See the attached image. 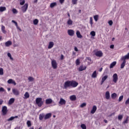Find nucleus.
I'll list each match as a JSON object with an SVG mask.
<instances>
[{
  "label": "nucleus",
  "instance_id": "39448f33",
  "mask_svg": "<svg viewBox=\"0 0 129 129\" xmlns=\"http://www.w3.org/2000/svg\"><path fill=\"white\" fill-rule=\"evenodd\" d=\"M112 81L114 83H116L117 82V80H118V76H117V74H114L112 76Z\"/></svg>",
  "mask_w": 129,
  "mask_h": 129
},
{
  "label": "nucleus",
  "instance_id": "72a5a7b5",
  "mask_svg": "<svg viewBox=\"0 0 129 129\" xmlns=\"http://www.w3.org/2000/svg\"><path fill=\"white\" fill-rule=\"evenodd\" d=\"M44 116H45L44 114H40L39 115V119H40V120H42L43 118H44Z\"/></svg>",
  "mask_w": 129,
  "mask_h": 129
},
{
  "label": "nucleus",
  "instance_id": "a878e982",
  "mask_svg": "<svg viewBox=\"0 0 129 129\" xmlns=\"http://www.w3.org/2000/svg\"><path fill=\"white\" fill-rule=\"evenodd\" d=\"M5 11H7V8L6 7H0V12L1 13L5 12Z\"/></svg>",
  "mask_w": 129,
  "mask_h": 129
},
{
  "label": "nucleus",
  "instance_id": "20e7f679",
  "mask_svg": "<svg viewBox=\"0 0 129 129\" xmlns=\"http://www.w3.org/2000/svg\"><path fill=\"white\" fill-rule=\"evenodd\" d=\"M51 65L53 69H57L58 67V63H57V61H56L55 60L53 59L51 60Z\"/></svg>",
  "mask_w": 129,
  "mask_h": 129
},
{
  "label": "nucleus",
  "instance_id": "dca6fc26",
  "mask_svg": "<svg viewBox=\"0 0 129 129\" xmlns=\"http://www.w3.org/2000/svg\"><path fill=\"white\" fill-rule=\"evenodd\" d=\"M86 69V66H83V65H81L78 69L79 71L81 72L83 71V70H85Z\"/></svg>",
  "mask_w": 129,
  "mask_h": 129
},
{
  "label": "nucleus",
  "instance_id": "79ce46f5",
  "mask_svg": "<svg viewBox=\"0 0 129 129\" xmlns=\"http://www.w3.org/2000/svg\"><path fill=\"white\" fill-rule=\"evenodd\" d=\"M76 65L78 66L80 64V60L79 59H77L76 60Z\"/></svg>",
  "mask_w": 129,
  "mask_h": 129
},
{
  "label": "nucleus",
  "instance_id": "4d7b16f0",
  "mask_svg": "<svg viewBox=\"0 0 129 129\" xmlns=\"http://www.w3.org/2000/svg\"><path fill=\"white\" fill-rule=\"evenodd\" d=\"M12 23H13L14 24H15V26H18V23L17 22H16L14 20H12Z\"/></svg>",
  "mask_w": 129,
  "mask_h": 129
},
{
  "label": "nucleus",
  "instance_id": "2f4dec72",
  "mask_svg": "<svg viewBox=\"0 0 129 129\" xmlns=\"http://www.w3.org/2000/svg\"><path fill=\"white\" fill-rule=\"evenodd\" d=\"M14 102H15V99L14 98H11L10 99L9 101V104H13V103H14Z\"/></svg>",
  "mask_w": 129,
  "mask_h": 129
},
{
  "label": "nucleus",
  "instance_id": "b1692460",
  "mask_svg": "<svg viewBox=\"0 0 129 129\" xmlns=\"http://www.w3.org/2000/svg\"><path fill=\"white\" fill-rule=\"evenodd\" d=\"M91 77L92 78H96L97 77V73L96 71H95L93 73Z\"/></svg>",
  "mask_w": 129,
  "mask_h": 129
},
{
  "label": "nucleus",
  "instance_id": "9d476101",
  "mask_svg": "<svg viewBox=\"0 0 129 129\" xmlns=\"http://www.w3.org/2000/svg\"><path fill=\"white\" fill-rule=\"evenodd\" d=\"M12 92L14 95L18 96L20 94V91H19V90H18L17 89H13Z\"/></svg>",
  "mask_w": 129,
  "mask_h": 129
},
{
  "label": "nucleus",
  "instance_id": "393cba45",
  "mask_svg": "<svg viewBox=\"0 0 129 129\" xmlns=\"http://www.w3.org/2000/svg\"><path fill=\"white\" fill-rule=\"evenodd\" d=\"M1 30L4 34H7V31H6V27L4 25H2Z\"/></svg>",
  "mask_w": 129,
  "mask_h": 129
},
{
  "label": "nucleus",
  "instance_id": "e433bc0d",
  "mask_svg": "<svg viewBox=\"0 0 129 129\" xmlns=\"http://www.w3.org/2000/svg\"><path fill=\"white\" fill-rule=\"evenodd\" d=\"M25 98H29L30 97V94H29V93L26 92L24 94Z\"/></svg>",
  "mask_w": 129,
  "mask_h": 129
},
{
  "label": "nucleus",
  "instance_id": "4c0bfd02",
  "mask_svg": "<svg viewBox=\"0 0 129 129\" xmlns=\"http://www.w3.org/2000/svg\"><path fill=\"white\" fill-rule=\"evenodd\" d=\"M39 23V20L37 19H35L34 21H33V24L34 25H38V23Z\"/></svg>",
  "mask_w": 129,
  "mask_h": 129
},
{
  "label": "nucleus",
  "instance_id": "0e129e2a",
  "mask_svg": "<svg viewBox=\"0 0 129 129\" xmlns=\"http://www.w3.org/2000/svg\"><path fill=\"white\" fill-rule=\"evenodd\" d=\"M16 27H17V29H18V30H19V31H22V29H21V28H20V27L18 26V24H17V26H16Z\"/></svg>",
  "mask_w": 129,
  "mask_h": 129
},
{
  "label": "nucleus",
  "instance_id": "338daca9",
  "mask_svg": "<svg viewBox=\"0 0 129 129\" xmlns=\"http://www.w3.org/2000/svg\"><path fill=\"white\" fill-rule=\"evenodd\" d=\"M104 83V82L102 80V81H101V83H100L101 85H102V84H103Z\"/></svg>",
  "mask_w": 129,
  "mask_h": 129
},
{
  "label": "nucleus",
  "instance_id": "37998d69",
  "mask_svg": "<svg viewBox=\"0 0 129 129\" xmlns=\"http://www.w3.org/2000/svg\"><path fill=\"white\" fill-rule=\"evenodd\" d=\"M81 127L82 129H86V125H85V124H82L81 125Z\"/></svg>",
  "mask_w": 129,
  "mask_h": 129
},
{
  "label": "nucleus",
  "instance_id": "a211bd4d",
  "mask_svg": "<svg viewBox=\"0 0 129 129\" xmlns=\"http://www.w3.org/2000/svg\"><path fill=\"white\" fill-rule=\"evenodd\" d=\"M54 46V42L52 41H50L49 43L48 49H52Z\"/></svg>",
  "mask_w": 129,
  "mask_h": 129
},
{
  "label": "nucleus",
  "instance_id": "7c9ffc66",
  "mask_svg": "<svg viewBox=\"0 0 129 129\" xmlns=\"http://www.w3.org/2000/svg\"><path fill=\"white\" fill-rule=\"evenodd\" d=\"M28 80L30 82H32L33 81H35V78H33V77H29L28 78Z\"/></svg>",
  "mask_w": 129,
  "mask_h": 129
},
{
  "label": "nucleus",
  "instance_id": "cd10ccee",
  "mask_svg": "<svg viewBox=\"0 0 129 129\" xmlns=\"http://www.w3.org/2000/svg\"><path fill=\"white\" fill-rule=\"evenodd\" d=\"M128 116H126V118H125V120L122 122L123 124H125V123H128Z\"/></svg>",
  "mask_w": 129,
  "mask_h": 129
},
{
  "label": "nucleus",
  "instance_id": "aec40b11",
  "mask_svg": "<svg viewBox=\"0 0 129 129\" xmlns=\"http://www.w3.org/2000/svg\"><path fill=\"white\" fill-rule=\"evenodd\" d=\"M70 100L72 101H75L76 100V96L75 95H72L70 97Z\"/></svg>",
  "mask_w": 129,
  "mask_h": 129
},
{
  "label": "nucleus",
  "instance_id": "412c9836",
  "mask_svg": "<svg viewBox=\"0 0 129 129\" xmlns=\"http://www.w3.org/2000/svg\"><path fill=\"white\" fill-rule=\"evenodd\" d=\"M55 7H57V3L53 2L50 4V8H51V9H53V8H55Z\"/></svg>",
  "mask_w": 129,
  "mask_h": 129
},
{
  "label": "nucleus",
  "instance_id": "603ef678",
  "mask_svg": "<svg viewBox=\"0 0 129 129\" xmlns=\"http://www.w3.org/2000/svg\"><path fill=\"white\" fill-rule=\"evenodd\" d=\"M86 60H88L89 61H90V62H89V63H90V64H91L92 60H91V58L90 57H86Z\"/></svg>",
  "mask_w": 129,
  "mask_h": 129
},
{
  "label": "nucleus",
  "instance_id": "c756f323",
  "mask_svg": "<svg viewBox=\"0 0 129 129\" xmlns=\"http://www.w3.org/2000/svg\"><path fill=\"white\" fill-rule=\"evenodd\" d=\"M68 25H69V26H71L73 24V21L71 19H69L67 22Z\"/></svg>",
  "mask_w": 129,
  "mask_h": 129
},
{
  "label": "nucleus",
  "instance_id": "680f3d73",
  "mask_svg": "<svg viewBox=\"0 0 129 129\" xmlns=\"http://www.w3.org/2000/svg\"><path fill=\"white\" fill-rule=\"evenodd\" d=\"M115 113H112L111 114L108 115L109 117H110L111 116H112V115H114Z\"/></svg>",
  "mask_w": 129,
  "mask_h": 129
},
{
  "label": "nucleus",
  "instance_id": "0eeeda50",
  "mask_svg": "<svg viewBox=\"0 0 129 129\" xmlns=\"http://www.w3.org/2000/svg\"><path fill=\"white\" fill-rule=\"evenodd\" d=\"M68 34L69 36H71V37H73L74 34H75V32L72 29H69L68 30Z\"/></svg>",
  "mask_w": 129,
  "mask_h": 129
},
{
  "label": "nucleus",
  "instance_id": "ddd939ff",
  "mask_svg": "<svg viewBox=\"0 0 129 129\" xmlns=\"http://www.w3.org/2000/svg\"><path fill=\"white\" fill-rule=\"evenodd\" d=\"M96 109H97V107H96V106L95 105L93 106L92 109L91 111V113H92V114H94V113H95V111H96Z\"/></svg>",
  "mask_w": 129,
  "mask_h": 129
},
{
  "label": "nucleus",
  "instance_id": "49530a36",
  "mask_svg": "<svg viewBox=\"0 0 129 129\" xmlns=\"http://www.w3.org/2000/svg\"><path fill=\"white\" fill-rule=\"evenodd\" d=\"M85 106H86V103H83L80 105V107H81V108L85 107Z\"/></svg>",
  "mask_w": 129,
  "mask_h": 129
},
{
  "label": "nucleus",
  "instance_id": "9b49d317",
  "mask_svg": "<svg viewBox=\"0 0 129 129\" xmlns=\"http://www.w3.org/2000/svg\"><path fill=\"white\" fill-rule=\"evenodd\" d=\"M7 82L9 84H14V85H17V83H16V82L14 81V80L11 79H9Z\"/></svg>",
  "mask_w": 129,
  "mask_h": 129
},
{
  "label": "nucleus",
  "instance_id": "6e6552de",
  "mask_svg": "<svg viewBox=\"0 0 129 129\" xmlns=\"http://www.w3.org/2000/svg\"><path fill=\"white\" fill-rule=\"evenodd\" d=\"M2 112L3 115H6V114H7V113L8 112V108L7 106H4L2 107Z\"/></svg>",
  "mask_w": 129,
  "mask_h": 129
},
{
  "label": "nucleus",
  "instance_id": "8fccbe9b",
  "mask_svg": "<svg viewBox=\"0 0 129 129\" xmlns=\"http://www.w3.org/2000/svg\"><path fill=\"white\" fill-rule=\"evenodd\" d=\"M73 5H77V0H72Z\"/></svg>",
  "mask_w": 129,
  "mask_h": 129
},
{
  "label": "nucleus",
  "instance_id": "4468645a",
  "mask_svg": "<svg viewBox=\"0 0 129 129\" xmlns=\"http://www.w3.org/2000/svg\"><path fill=\"white\" fill-rule=\"evenodd\" d=\"M52 102H53V100H52V99H51V98L47 99L45 100L46 104H51V103H52Z\"/></svg>",
  "mask_w": 129,
  "mask_h": 129
},
{
  "label": "nucleus",
  "instance_id": "c03bdc74",
  "mask_svg": "<svg viewBox=\"0 0 129 129\" xmlns=\"http://www.w3.org/2000/svg\"><path fill=\"white\" fill-rule=\"evenodd\" d=\"M0 75H4V69L0 68Z\"/></svg>",
  "mask_w": 129,
  "mask_h": 129
},
{
  "label": "nucleus",
  "instance_id": "473e14b6",
  "mask_svg": "<svg viewBox=\"0 0 129 129\" xmlns=\"http://www.w3.org/2000/svg\"><path fill=\"white\" fill-rule=\"evenodd\" d=\"M99 17V16L98 15H96L94 16V19L95 20V22H97V21H98Z\"/></svg>",
  "mask_w": 129,
  "mask_h": 129
},
{
  "label": "nucleus",
  "instance_id": "6e6d98bb",
  "mask_svg": "<svg viewBox=\"0 0 129 129\" xmlns=\"http://www.w3.org/2000/svg\"><path fill=\"white\" fill-rule=\"evenodd\" d=\"M125 104L126 105H127V104H129V98L125 102Z\"/></svg>",
  "mask_w": 129,
  "mask_h": 129
},
{
  "label": "nucleus",
  "instance_id": "de8ad7c7",
  "mask_svg": "<svg viewBox=\"0 0 129 129\" xmlns=\"http://www.w3.org/2000/svg\"><path fill=\"white\" fill-rule=\"evenodd\" d=\"M12 12H13V14H18V11H17V9H13L12 10Z\"/></svg>",
  "mask_w": 129,
  "mask_h": 129
},
{
  "label": "nucleus",
  "instance_id": "f257e3e1",
  "mask_svg": "<svg viewBox=\"0 0 129 129\" xmlns=\"http://www.w3.org/2000/svg\"><path fill=\"white\" fill-rule=\"evenodd\" d=\"M78 86V83L75 81H68L64 82V88L67 89L68 87H77Z\"/></svg>",
  "mask_w": 129,
  "mask_h": 129
},
{
  "label": "nucleus",
  "instance_id": "a18cd8bd",
  "mask_svg": "<svg viewBox=\"0 0 129 129\" xmlns=\"http://www.w3.org/2000/svg\"><path fill=\"white\" fill-rule=\"evenodd\" d=\"M90 35H91L92 37H95V32L94 31H91Z\"/></svg>",
  "mask_w": 129,
  "mask_h": 129
},
{
  "label": "nucleus",
  "instance_id": "c9c22d12",
  "mask_svg": "<svg viewBox=\"0 0 129 129\" xmlns=\"http://www.w3.org/2000/svg\"><path fill=\"white\" fill-rule=\"evenodd\" d=\"M107 78H108V76L107 75H106V76H104L102 78V81H105V80H106V79H107Z\"/></svg>",
  "mask_w": 129,
  "mask_h": 129
},
{
  "label": "nucleus",
  "instance_id": "3c124183",
  "mask_svg": "<svg viewBox=\"0 0 129 129\" xmlns=\"http://www.w3.org/2000/svg\"><path fill=\"white\" fill-rule=\"evenodd\" d=\"M108 23L109 26H111L113 24V22H112V20L109 21Z\"/></svg>",
  "mask_w": 129,
  "mask_h": 129
},
{
  "label": "nucleus",
  "instance_id": "a19ab883",
  "mask_svg": "<svg viewBox=\"0 0 129 129\" xmlns=\"http://www.w3.org/2000/svg\"><path fill=\"white\" fill-rule=\"evenodd\" d=\"M27 124L28 126V127H30L32 125V123H31V121L28 120L27 122Z\"/></svg>",
  "mask_w": 129,
  "mask_h": 129
},
{
  "label": "nucleus",
  "instance_id": "58836bf2",
  "mask_svg": "<svg viewBox=\"0 0 129 129\" xmlns=\"http://www.w3.org/2000/svg\"><path fill=\"white\" fill-rule=\"evenodd\" d=\"M25 0H20V5L21 6H24V5H25Z\"/></svg>",
  "mask_w": 129,
  "mask_h": 129
},
{
  "label": "nucleus",
  "instance_id": "f3484780",
  "mask_svg": "<svg viewBox=\"0 0 129 129\" xmlns=\"http://www.w3.org/2000/svg\"><path fill=\"white\" fill-rule=\"evenodd\" d=\"M51 116H52V113H48L45 115L44 119H48L50 118V117H51Z\"/></svg>",
  "mask_w": 129,
  "mask_h": 129
},
{
  "label": "nucleus",
  "instance_id": "5fc2aeb1",
  "mask_svg": "<svg viewBox=\"0 0 129 129\" xmlns=\"http://www.w3.org/2000/svg\"><path fill=\"white\" fill-rule=\"evenodd\" d=\"M90 24L92 25L93 24V22H92V17L90 18Z\"/></svg>",
  "mask_w": 129,
  "mask_h": 129
},
{
  "label": "nucleus",
  "instance_id": "bb28decb",
  "mask_svg": "<svg viewBox=\"0 0 129 129\" xmlns=\"http://www.w3.org/2000/svg\"><path fill=\"white\" fill-rule=\"evenodd\" d=\"M115 65H116V61H113L110 64V69H111L112 68H113Z\"/></svg>",
  "mask_w": 129,
  "mask_h": 129
},
{
  "label": "nucleus",
  "instance_id": "052dcab7",
  "mask_svg": "<svg viewBox=\"0 0 129 129\" xmlns=\"http://www.w3.org/2000/svg\"><path fill=\"white\" fill-rule=\"evenodd\" d=\"M110 49H113L114 48V45L112 44L110 46Z\"/></svg>",
  "mask_w": 129,
  "mask_h": 129
},
{
  "label": "nucleus",
  "instance_id": "864d4df0",
  "mask_svg": "<svg viewBox=\"0 0 129 129\" xmlns=\"http://www.w3.org/2000/svg\"><path fill=\"white\" fill-rule=\"evenodd\" d=\"M5 91H6V90H5V89H4V88H0V92H5Z\"/></svg>",
  "mask_w": 129,
  "mask_h": 129
},
{
  "label": "nucleus",
  "instance_id": "2eb2a0df",
  "mask_svg": "<svg viewBox=\"0 0 129 129\" xmlns=\"http://www.w3.org/2000/svg\"><path fill=\"white\" fill-rule=\"evenodd\" d=\"M105 98L106 99H109L110 98V94L109 93V91H107L105 93Z\"/></svg>",
  "mask_w": 129,
  "mask_h": 129
},
{
  "label": "nucleus",
  "instance_id": "1a4fd4ad",
  "mask_svg": "<svg viewBox=\"0 0 129 129\" xmlns=\"http://www.w3.org/2000/svg\"><path fill=\"white\" fill-rule=\"evenodd\" d=\"M58 103L60 104V105H65V104H66V100L62 98H61Z\"/></svg>",
  "mask_w": 129,
  "mask_h": 129
},
{
  "label": "nucleus",
  "instance_id": "09e8293b",
  "mask_svg": "<svg viewBox=\"0 0 129 129\" xmlns=\"http://www.w3.org/2000/svg\"><path fill=\"white\" fill-rule=\"evenodd\" d=\"M122 99H123V95H121V96H120L119 97L118 101L119 102H120V101H121Z\"/></svg>",
  "mask_w": 129,
  "mask_h": 129
},
{
  "label": "nucleus",
  "instance_id": "f8f14e48",
  "mask_svg": "<svg viewBox=\"0 0 129 129\" xmlns=\"http://www.w3.org/2000/svg\"><path fill=\"white\" fill-rule=\"evenodd\" d=\"M95 55L97 57H102L103 53L101 51H98L95 53Z\"/></svg>",
  "mask_w": 129,
  "mask_h": 129
},
{
  "label": "nucleus",
  "instance_id": "ea45409f",
  "mask_svg": "<svg viewBox=\"0 0 129 129\" xmlns=\"http://www.w3.org/2000/svg\"><path fill=\"white\" fill-rule=\"evenodd\" d=\"M123 117V115H120V114L118 115V120H121V119H122Z\"/></svg>",
  "mask_w": 129,
  "mask_h": 129
},
{
  "label": "nucleus",
  "instance_id": "423d86ee",
  "mask_svg": "<svg viewBox=\"0 0 129 129\" xmlns=\"http://www.w3.org/2000/svg\"><path fill=\"white\" fill-rule=\"evenodd\" d=\"M28 7H29L28 3H26L24 6L22 7V11L23 13H26V12H27Z\"/></svg>",
  "mask_w": 129,
  "mask_h": 129
},
{
  "label": "nucleus",
  "instance_id": "7ed1b4c3",
  "mask_svg": "<svg viewBox=\"0 0 129 129\" xmlns=\"http://www.w3.org/2000/svg\"><path fill=\"white\" fill-rule=\"evenodd\" d=\"M35 102L39 107H41L44 104V101H43L42 98H37L35 100Z\"/></svg>",
  "mask_w": 129,
  "mask_h": 129
},
{
  "label": "nucleus",
  "instance_id": "e2e57ef3",
  "mask_svg": "<svg viewBox=\"0 0 129 129\" xmlns=\"http://www.w3.org/2000/svg\"><path fill=\"white\" fill-rule=\"evenodd\" d=\"M3 102H4V101L1 99H0V105H2V104H3Z\"/></svg>",
  "mask_w": 129,
  "mask_h": 129
},
{
  "label": "nucleus",
  "instance_id": "13d9d810",
  "mask_svg": "<svg viewBox=\"0 0 129 129\" xmlns=\"http://www.w3.org/2000/svg\"><path fill=\"white\" fill-rule=\"evenodd\" d=\"M60 59V60H64V55L63 54H61Z\"/></svg>",
  "mask_w": 129,
  "mask_h": 129
},
{
  "label": "nucleus",
  "instance_id": "f03ea898",
  "mask_svg": "<svg viewBox=\"0 0 129 129\" xmlns=\"http://www.w3.org/2000/svg\"><path fill=\"white\" fill-rule=\"evenodd\" d=\"M126 59H129V52L126 55L122 56L120 58L121 61H122V62L121 63L120 68L121 69H123L124 66H125V63H126Z\"/></svg>",
  "mask_w": 129,
  "mask_h": 129
},
{
  "label": "nucleus",
  "instance_id": "774afa93",
  "mask_svg": "<svg viewBox=\"0 0 129 129\" xmlns=\"http://www.w3.org/2000/svg\"><path fill=\"white\" fill-rule=\"evenodd\" d=\"M104 121L105 123H107V122H108L106 119H104Z\"/></svg>",
  "mask_w": 129,
  "mask_h": 129
},
{
  "label": "nucleus",
  "instance_id": "bf43d9fd",
  "mask_svg": "<svg viewBox=\"0 0 129 129\" xmlns=\"http://www.w3.org/2000/svg\"><path fill=\"white\" fill-rule=\"evenodd\" d=\"M59 2L60 3V4H61V5H62L63 4V3H64V2H65V0H59Z\"/></svg>",
  "mask_w": 129,
  "mask_h": 129
},
{
  "label": "nucleus",
  "instance_id": "f704fd0d",
  "mask_svg": "<svg viewBox=\"0 0 129 129\" xmlns=\"http://www.w3.org/2000/svg\"><path fill=\"white\" fill-rule=\"evenodd\" d=\"M7 55L8 57H10V60H14V58H13V57H12V54H11V53L8 52L7 53Z\"/></svg>",
  "mask_w": 129,
  "mask_h": 129
},
{
  "label": "nucleus",
  "instance_id": "c85d7f7f",
  "mask_svg": "<svg viewBox=\"0 0 129 129\" xmlns=\"http://www.w3.org/2000/svg\"><path fill=\"white\" fill-rule=\"evenodd\" d=\"M111 96L112 99H115V98H116V97L117 96V95L116 94V93H114L111 94Z\"/></svg>",
  "mask_w": 129,
  "mask_h": 129
},
{
  "label": "nucleus",
  "instance_id": "4be33fe9",
  "mask_svg": "<svg viewBox=\"0 0 129 129\" xmlns=\"http://www.w3.org/2000/svg\"><path fill=\"white\" fill-rule=\"evenodd\" d=\"M76 35H77V37H78L80 39H81L82 38V35H81V33H80V31H78V30L77 31Z\"/></svg>",
  "mask_w": 129,
  "mask_h": 129
},
{
  "label": "nucleus",
  "instance_id": "5701e85b",
  "mask_svg": "<svg viewBox=\"0 0 129 129\" xmlns=\"http://www.w3.org/2000/svg\"><path fill=\"white\" fill-rule=\"evenodd\" d=\"M18 116H12L10 118H8L7 119L8 121H12V120H14L15 118H18Z\"/></svg>",
  "mask_w": 129,
  "mask_h": 129
},
{
  "label": "nucleus",
  "instance_id": "6ab92c4d",
  "mask_svg": "<svg viewBox=\"0 0 129 129\" xmlns=\"http://www.w3.org/2000/svg\"><path fill=\"white\" fill-rule=\"evenodd\" d=\"M12 44H13V43L11 41H8L5 43V45L6 47H10V46H11Z\"/></svg>",
  "mask_w": 129,
  "mask_h": 129
},
{
  "label": "nucleus",
  "instance_id": "69168bd1",
  "mask_svg": "<svg viewBox=\"0 0 129 129\" xmlns=\"http://www.w3.org/2000/svg\"><path fill=\"white\" fill-rule=\"evenodd\" d=\"M75 51H76V52H78V48H77V47H75Z\"/></svg>",
  "mask_w": 129,
  "mask_h": 129
}]
</instances>
